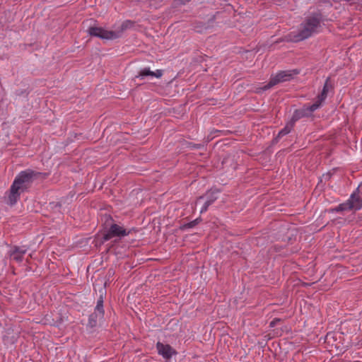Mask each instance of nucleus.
I'll return each mask as SVG.
<instances>
[{
  "instance_id": "obj_11",
  "label": "nucleus",
  "mask_w": 362,
  "mask_h": 362,
  "mask_svg": "<svg viewBox=\"0 0 362 362\" xmlns=\"http://www.w3.org/2000/svg\"><path fill=\"white\" fill-rule=\"evenodd\" d=\"M298 117H296L294 116L292 119V121L289 123H288L285 127L284 128H283L278 134V136L277 137L280 138L281 136H284L286 134H288V133L291 132V129H293V125H294V122L298 119Z\"/></svg>"
},
{
  "instance_id": "obj_1",
  "label": "nucleus",
  "mask_w": 362,
  "mask_h": 362,
  "mask_svg": "<svg viewBox=\"0 0 362 362\" xmlns=\"http://www.w3.org/2000/svg\"><path fill=\"white\" fill-rule=\"evenodd\" d=\"M38 174V173L30 169L21 172L16 177L11 186L8 193V204L11 206L14 205L19 199L21 194L30 187L33 179Z\"/></svg>"
},
{
  "instance_id": "obj_6",
  "label": "nucleus",
  "mask_w": 362,
  "mask_h": 362,
  "mask_svg": "<svg viewBox=\"0 0 362 362\" xmlns=\"http://www.w3.org/2000/svg\"><path fill=\"white\" fill-rule=\"evenodd\" d=\"M156 349L159 355L162 356L164 359L169 360L177 352L169 344H164L160 341L156 344Z\"/></svg>"
},
{
  "instance_id": "obj_16",
  "label": "nucleus",
  "mask_w": 362,
  "mask_h": 362,
  "mask_svg": "<svg viewBox=\"0 0 362 362\" xmlns=\"http://www.w3.org/2000/svg\"><path fill=\"white\" fill-rule=\"evenodd\" d=\"M322 103V101H320V100L317 98V100L313 105H311L308 109L309 110L310 112H314L320 107Z\"/></svg>"
},
{
  "instance_id": "obj_21",
  "label": "nucleus",
  "mask_w": 362,
  "mask_h": 362,
  "mask_svg": "<svg viewBox=\"0 0 362 362\" xmlns=\"http://www.w3.org/2000/svg\"><path fill=\"white\" fill-rule=\"evenodd\" d=\"M203 197H200L198 199L197 202H198L200 199H202Z\"/></svg>"
},
{
  "instance_id": "obj_8",
  "label": "nucleus",
  "mask_w": 362,
  "mask_h": 362,
  "mask_svg": "<svg viewBox=\"0 0 362 362\" xmlns=\"http://www.w3.org/2000/svg\"><path fill=\"white\" fill-rule=\"evenodd\" d=\"M27 250L24 247L14 246L9 251V255L16 262H21Z\"/></svg>"
},
{
  "instance_id": "obj_19",
  "label": "nucleus",
  "mask_w": 362,
  "mask_h": 362,
  "mask_svg": "<svg viewBox=\"0 0 362 362\" xmlns=\"http://www.w3.org/2000/svg\"><path fill=\"white\" fill-rule=\"evenodd\" d=\"M196 224V221L189 223L187 226L188 228H192Z\"/></svg>"
},
{
  "instance_id": "obj_20",
  "label": "nucleus",
  "mask_w": 362,
  "mask_h": 362,
  "mask_svg": "<svg viewBox=\"0 0 362 362\" xmlns=\"http://www.w3.org/2000/svg\"><path fill=\"white\" fill-rule=\"evenodd\" d=\"M183 4L189 1L190 0H181Z\"/></svg>"
},
{
  "instance_id": "obj_12",
  "label": "nucleus",
  "mask_w": 362,
  "mask_h": 362,
  "mask_svg": "<svg viewBox=\"0 0 362 362\" xmlns=\"http://www.w3.org/2000/svg\"><path fill=\"white\" fill-rule=\"evenodd\" d=\"M348 210H354L352 207V204L351 203L350 199H349L346 202L339 204L336 209V211H348Z\"/></svg>"
},
{
  "instance_id": "obj_9",
  "label": "nucleus",
  "mask_w": 362,
  "mask_h": 362,
  "mask_svg": "<svg viewBox=\"0 0 362 362\" xmlns=\"http://www.w3.org/2000/svg\"><path fill=\"white\" fill-rule=\"evenodd\" d=\"M163 76V70L157 69L156 71H152L149 68L142 69L136 76L137 78L141 79L144 78L146 76H152L157 78H160Z\"/></svg>"
},
{
  "instance_id": "obj_3",
  "label": "nucleus",
  "mask_w": 362,
  "mask_h": 362,
  "mask_svg": "<svg viewBox=\"0 0 362 362\" xmlns=\"http://www.w3.org/2000/svg\"><path fill=\"white\" fill-rule=\"evenodd\" d=\"M322 16L320 14H315L308 16L300 24L297 34L293 35L295 41H301L310 37L313 34L317 32L320 27Z\"/></svg>"
},
{
  "instance_id": "obj_18",
  "label": "nucleus",
  "mask_w": 362,
  "mask_h": 362,
  "mask_svg": "<svg viewBox=\"0 0 362 362\" xmlns=\"http://www.w3.org/2000/svg\"><path fill=\"white\" fill-rule=\"evenodd\" d=\"M281 320L279 318H274L269 324L271 327H274Z\"/></svg>"
},
{
  "instance_id": "obj_17",
  "label": "nucleus",
  "mask_w": 362,
  "mask_h": 362,
  "mask_svg": "<svg viewBox=\"0 0 362 362\" xmlns=\"http://www.w3.org/2000/svg\"><path fill=\"white\" fill-rule=\"evenodd\" d=\"M210 205L211 204L206 200L204 204L203 205V206L200 209V213L202 214V213L206 212Z\"/></svg>"
},
{
  "instance_id": "obj_14",
  "label": "nucleus",
  "mask_w": 362,
  "mask_h": 362,
  "mask_svg": "<svg viewBox=\"0 0 362 362\" xmlns=\"http://www.w3.org/2000/svg\"><path fill=\"white\" fill-rule=\"evenodd\" d=\"M218 191H211L206 193V201L211 205L218 199Z\"/></svg>"
},
{
  "instance_id": "obj_5",
  "label": "nucleus",
  "mask_w": 362,
  "mask_h": 362,
  "mask_svg": "<svg viewBox=\"0 0 362 362\" xmlns=\"http://www.w3.org/2000/svg\"><path fill=\"white\" fill-rule=\"evenodd\" d=\"M129 233L130 230H127L122 226L114 223L110 226L109 230L104 234L103 240L105 242L115 237H125L127 236Z\"/></svg>"
},
{
  "instance_id": "obj_2",
  "label": "nucleus",
  "mask_w": 362,
  "mask_h": 362,
  "mask_svg": "<svg viewBox=\"0 0 362 362\" xmlns=\"http://www.w3.org/2000/svg\"><path fill=\"white\" fill-rule=\"evenodd\" d=\"M134 25V22L131 21H124L120 27L115 30H107L102 27L90 26L88 29V33L90 36L97 37L103 40H115L120 37L124 31L131 28Z\"/></svg>"
},
{
  "instance_id": "obj_13",
  "label": "nucleus",
  "mask_w": 362,
  "mask_h": 362,
  "mask_svg": "<svg viewBox=\"0 0 362 362\" xmlns=\"http://www.w3.org/2000/svg\"><path fill=\"white\" fill-rule=\"evenodd\" d=\"M95 311L97 312L100 317L104 316L103 300L102 296H100V298L98 300Z\"/></svg>"
},
{
  "instance_id": "obj_4",
  "label": "nucleus",
  "mask_w": 362,
  "mask_h": 362,
  "mask_svg": "<svg viewBox=\"0 0 362 362\" xmlns=\"http://www.w3.org/2000/svg\"><path fill=\"white\" fill-rule=\"evenodd\" d=\"M298 74V72L296 70L280 71L276 75L272 77L269 82L264 87L261 88V89L262 90H266L279 83L290 81L294 75Z\"/></svg>"
},
{
  "instance_id": "obj_10",
  "label": "nucleus",
  "mask_w": 362,
  "mask_h": 362,
  "mask_svg": "<svg viewBox=\"0 0 362 362\" xmlns=\"http://www.w3.org/2000/svg\"><path fill=\"white\" fill-rule=\"evenodd\" d=\"M332 89V85L329 82V78H327L324 84L321 93L317 96V98L320 100V101L323 102L327 98L328 92Z\"/></svg>"
},
{
  "instance_id": "obj_15",
  "label": "nucleus",
  "mask_w": 362,
  "mask_h": 362,
  "mask_svg": "<svg viewBox=\"0 0 362 362\" xmlns=\"http://www.w3.org/2000/svg\"><path fill=\"white\" fill-rule=\"evenodd\" d=\"M103 317H100L97 312L94 311L89 317V324L91 327H94L96 325L97 322L101 320Z\"/></svg>"
},
{
  "instance_id": "obj_7",
  "label": "nucleus",
  "mask_w": 362,
  "mask_h": 362,
  "mask_svg": "<svg viewBox=\"0 0 362 362\" xmlns=\"http://www.w3.org/2000/svg\"><path fill=\"white\" fill-rule=\"evenodd\" d=\"M358 192H354L350 197L354 210H359L362 208V185L357 189Z\"/></svg>"
}]
</instances>
